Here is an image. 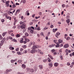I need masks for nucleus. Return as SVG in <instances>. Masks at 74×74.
Returning <instances> with one entry per match:
<instances>
[{"label":"nucleus","instance_id":"nucleus-1","mask_svg":"<svg viewBox=\"0 0 74 74\" xmlns=\"http://www.w3.org/2000/svg\"><path fill=\"white\" fill-rule=\"evenodd\" d=\"M39 48V46L38 45L36 46H34L32 48V50L31 51V53H35L36 52H37L38 51L40 53V54H41L42 55H43V52H42L39 49H38V50H36V48Z\"/></svg>","mask_w":74,"mask_h":74},{"label":"nucleus","instance_id":"nucleus-2","mask_svg":"<svg viewBox=\"0 0 74 74\" xmlns=\"http://www.w3.org/2000/svg\"><path fill=\"white\" fill-rule=\"evenodd\" d=\"M25 22H26V21H23V22L22 21H20V23L21 26H22L23 27L24 26V28H25V26H26V24H25V23H25Z\"/></svg>","mask_w":74,"mask_h":74},{"label":"nucleus","instance_id":"nucleus-3","mask_svg":"<svg viewBox=\"0 0 74 74\" xmlns=\"http://www.w3.org/2000/svg\"><path fill=\"white\" fill-rule=\"evenodd\" d=\"M69 47V45L68 44H66L64 46V48H67Z\"/></svg>","mask_w":74,"mask_h":74},{"label":"nucleus","instance_id":"nucleus-4","mask_svg":"<svg viewBox=\"0 0 74 74\" xmlns=\"http://www.w3.org/2000/svg\"><path fill=\"white\" fill-rule=\"evenodd\" d=\"M17 28L18 29H20L21 28L22 29H24V28H25V26H23V27L22 25H21V26H18L17 27Z\"/></svg>","mask_w":74,"mask_h":74},{"label":"nucleus","instance_id":"nucleus-5","mask_svg":"<svg viewBox=\"0 0 74 74\" xmlns=\"http://www.w3.org/2000/svg\"><path fill=\"white\" fill-rule=\"evenodd\" d=\"M60 34V32H57L56 34V37L58 38V36H59V35Z\"/></svg>","mask_w":74,"mask_h":74},{"label":"nucleus","instance_id":"nucleus-6","mask_svg":"<svg viewBox=\"0 0 74 74\" xmlns=\"http://www.w3.org/2000/svg\"><path fill=\"white\" fill-rule=\"evenodd\" d=\"M19 42L20 43H23V38H21Z\"/></svg>","mask_w":74,"mask_h":74},{"label":"nucleus","instance_id":"nucleus-7","mask_svg":"<svg viewBox=\"0 0 74 74\" xmlns=\"http://www.w3.org/2000/svg\"><path fill=\"white\" fill-rule=\"evenodd\" d=\"M14 25H15V24H16V22H18V20L17 19L16 20V19H14Z\"/></svg>","mask_w":74,"mask_h":74},{"label":"nucleus","instance_id":"nucleus-8","mask_svg":"<svg viewBox=\"0 0 74 74\" xmlns=\"http://www.w3.org/2000/svg\"><path fill=\"white\" fill-rule=\"evenodd\" d=\"M38 67L40 70H42V69H43V67L42 66V65H39Z\"/></svg>","mask_w":74,"mask_h":74},{"label":"nucleus","instance_id":"nucleus-9","mask_svg":"<svg viewBox=\"0 0 74 74\" xmlns=\"http://www.w3.org/2000/svg\"><path fill=\"white\" fill-rule=\"evenodd\" d=\"M66 22L68 24H69V23H70V19H67L66 20Z\"/></svg>","mask_w":74,"mask_h":74},{"label":"nucleus","instance_id":"nucleus-10","mask_svg":"<svg viewBox=\"0 0 74 74\" xmlns=\"http://www.w3.org/2000/svg\"><path fill=\"white\" fill-rule=\"evenodd\" d=\"M1 43L0 44V46H2L3 45V44H4V41L3 40H2L1 41Z\"/></svg>","mask_w":74,"mask_h":74},{"label":"nucleus","instance_id":"nucleus-11","mask_svg":"<svg viewBox=\"0 0 74 74\" xmlns=\"http://www.w3.org/2000/svg\"><path fill=\"white\" fill-rule=\"evenodd\" d=\"M58 30V29L56 28L55 29H52L53 32V33H55L56 31Z\"/></svg>","mask_w":74,"mask_h":74},{"label":"nucleus","instance_id":"nucleus-12","mask_svg":"<svg viewBox=\"0 0 74 74\" xmlns=\"http://www.w3.org/2000/svg\"><path fill=\"white\" fill-rule=\"evenodd\" d=\"M69 56L71 57H72V56H74V52H73L72 53H70L69 54Z\"/></svg>","mask_w":74,"mask_h":74},{"label":"nucleus","instance_id":"nucleus-13","mask_svg":"<svg viewBox=\"0 0 74 74\" xmlns=\"http://www.w3.org/2000/svg\"><path fill=\"white\" fill-rule=\"evenodd\" d=\"M59 65V64L57 62L55 63L54 64V66L55 67H57Z\"/></svg>","mask_w":74,"mask_h":74},{"label":"nucleus","instance_id":"nucleus-14","mask_svg":"<svg viewBox=\"0 0 74 74\" xmlns=\"http://www.w3.org/2000/svg\"><path fill=\"white\" fill-rule=\"evenodd\" d=\"M48 56H49V57L50 58H51V59H52V60H53V58L52 56H51L50 54H49L48 55Z\"/></svg>","mask_w":74,"mask_h":74},{"label":"nucleus","instance_id":"nucleus-15","mask_svg":"<svg viewBox=\"0 0 74 74\" xmlns=\"http://www.w3.org/2000/svg\"><path fill=\"white\" fill-rule=\"evenodd\" d=\"M7 33V32H5L4 33H3L2 34V35L3 36V37H4V36H5V35Z\"/></svg>","mask_w":74,"mask_h":74},{"label":"nucleus","instance_id":"nucleus-16","mask_svg":"<svg viewBox=\"0 0 74 74\" xmlns=\"http://www.w3.org/2000/svg\"><path fill=\"white\" fill-rule=\"evenodd\" d=\"M22 67L23 69H25L26 68V65H25V64H22Z\"/></svg>","mask_w":74,"mask_h":74},{"label":"nucleus","instance_id":"nucleus-17","mask_svg":"<svg viewBox=\"0 0 74 74\" xmlns=\"http://www.w3.org/2000/svg\"><path fill=\"white\" fill-rule=\"evenodd\" d=\"M58 41L59 43H62L63 42V40H62L61 39H59L58 40Z\"/></svg>","mask_w":74,"mask_h":74},{"label":"nucleus","instance_id":"nucleus-18","mask_svg":"<svg viewBox=\"0 0 74 74\" xmlns=\"http://www.w3.org/2000/svg\"><path fill=\"white\" fill-rule=\"evenodd\" d=\"M9 47H10L9 49H10V50L14 49V48L12 47H11V46L10 45L9 46Z\"/></svg>","mask_w":74,"mask_h":74},{"label":"nucleus","instance_id":"nucleus-19","mask_svg":"<svg viewBox=\"0 0 74 74\" xmlns=\"http://www.w3.org/2000/svg\"><path fill=\"white\" fill-rule=\"evenodd\" d=\"M25 41H26L27 42H28L30 41V40L27 39V38H25Z\"/></svg>","mask_w":74,"mask_h":74},{"label":"nucleus","instance_id":"nucleus-20","mask_svg":"<svg viewBox=\"0 0 74 74\" xmlns=\"http://www.w3.org/2000/svg\"><path fill=\"white\" fill-rule=\"evenodd\" d=\"M29 34L28 33L26 32L25 33V36L26 37H27V36H29Z\"/></svg>","mask_w":74,"mask_h":74},{"label":"nucleus","instance_id":"nucleus-21","mask_svg":"<svg viewBox=\"0 0 74 74\" xmlns=\"http://www.w3.org/2000/svg\"><path fill=\"white\" fill-rule=\"evenodd\" d=\"M22 62V60H18V62L20 64V63H21V62Z\"/></svg>","mask_w":74,"mask_h":74},{"label":"nucleus","instance_id":"nucleus-22","mask_svg":"<svg viewBox=\"0 0 74 74\" xmlns=\"http://www.w3.org/2000/svg\"><path fill=\"white\" fill-rule=\"evenodd\" d=\"M47 60L48 62H51V59H50V58H48Z\"/></svg>","mask_w":74,"mask_h":74},{"label":"nucleus","instance_id":"nucleus-23","mask_svg":"<svg viewBox=\"0 0 74 74\" xmlns=\"http://www.w3.org/2000/svg\"><path fill=\"white\" fill-rule=\"evenodd\" d=\"M27 47L26 46V45H24L22 46V47L24 48V49H25L26 48V47Z\"/></svg>","mask_w":74,"mask_h":74},{"label":"nucleus","instance_id":"nucleus-24","mask_svg":"<svg viewBox=\"0 0 74 74\" xmlns=\"http://www.w3.org/2000/svg\"><path fill=\"white\" fill-rule=\"evenodd\" d=\"M27 52V51L26 50H24L23 52V53H26Z\"/></svg>","mask_w":74,"mask_h":74},{"label":"nucleus","instance_id":"nucleus-25","mask_svg":"<svg viewBox=\"0 0 74 74\" xmlns=\"http://www.w3.org/2000/svg\"><path fill=\"white\" fill-rule=\"evenodd\" d=\"M49 66L52 67V66H53V64H52V63H49Z\"/></svg>","mask_w":74,"mask_h":74},{"label":"nucleus","instance_id":"nucleus-26","mask_svg":"<svg viewBox=\"0 0 74 74\" xmlns=\"http://www.w3.org/2000/svg\"><path fill=\"white\" fill-rule=\"evenodd\" d=\"M12 7L13 8H15L16 7V5L15 3L13 4L12 5Z\"/></svg>","mask_w":74,"mask_h":74},{"label":"nucleus","instance_id":"nucleus-27","mask_svg":"<svg viewBox=\"0 0 74 74\" xmlns=\"http://www.w3.org/2000/svg\"><path fill=\"white\" fill-rule=\"evenodd\" d=\"M54 42L56 44H58V42H57V40H54Z\"/></svg>","mask_w":74,"mask_h":74},{"label":"nucleus","instance_id":"nucleus-28","mask_svg":"<svg viewBox=\"0 0 74 74\" xmlns=\"http://www.w3.org/2000/svg\"><path fill=\"white\" fill-rule=\"evenodd\" d=\"M57 45L56 46V48H58V47H59V43H58V44H56Z\"/></svg>","mask_w":74,"mask_h":74},{"label":"nucleus","instance_id":"nucleus-29","mask_svg":"<svg viewBox=\"0 0 74 74\" xmlns=\"http://www.w3.org/2000/svg\"><path fill=\"white\" fill-rule=\"evenodd\" d=\"M5 2V4H9V3H10V1H6Z\"/></svg>","mask_w":74,"mask_h":74},{"label":"nucleus","instance_id":"nucleus-30","mask_svg":"<svg viewBox=\"0 0 74 74\" xmlns=\"http://www.w3.org/2000/svg\"><path fill=\"white\" fill-rule=\"evenodd\" d=\"M62 49H60L59 51V52L60 53H62Z\"/></svg>","mask_w":74,"mask_h":74},{"label":"nucleus","instance_id":"nucleus-31","mask_svg":"<svg viewBox=\"0 0 74 74\" xmlns=\"http://www.w3.org/2000/svg\"><path fill=\"white\" fill-rule=\"evenodd\" d=\"M17 53L18 54V55H21V51H18L17 52Z\"/></svg>","mask_w":74,"mask_h":74},{"label":"nucleus","instance_id":"nucleus-32","mask_svg":"<svg viewBox=\"0 0 74 74\" xmlns=\"http://www.w3.org/2000/svg\"><path fill=\"white\" fill-rule=\"evenodd\" d=\"M36 30H41V29H40V27H38V28H36Z\"/></svg>","mask_w":74,"mask_h":74},{"label":"nucleus","instance_id":"nucleus-33","mask_svg":"<svg viewBox=\"0 0 74 74\" xmlns=\"http://www.w3.org/2000/svg\"><path fill=\"white\" fill-rule=\"evenodd\" d=\"M6 18H7V19H11V18L8 16H6Z\"/></svg>","mask_w":74,"mask_h":74},{"label":"nucleus","instance_id":"nucleus-34","mask_svg":"<svg viewBox=\"0 0 74 74\" xmlns=\"http://www.w3.org/2000/svg\"><path fill=\"white\" fill-rule=\"evenodd\" d=\"M23 29V33H25V32H26V29H25V28H24Z\"/></svg>","mask_w":74,"mask_h":74},{"label":"nucleus","instance_id":"nucleus-35","mask_svg":"<svg viewBox=\"0 0 74 74\" xmlns=\"http://www.w3.org/2000/svg\"><path fill=\"white\" fill-rule=\"evenodd\" d=\"M40 36H44V33L43 32H41L40 34Z\"/></svg>","mask_w":74,"mask_h":74},{"label":"nucleus","instance_id":"nucleus-36","mask_svg":"<svg viewBox=\"0 0 74 74\" xmlns=\"http://www.w3.org/2000/svg\"><path fill=\"white\" fill-rule=\"evenodd\" d=\"M71 38L70 37H68L66 39L67 41H69Z\"/></svg>","mask_w":74,"mask_h":74},{"label":"nucleus","instance_id":"nucleus-37","mask_svg":"<svg viewBox=\"0 0 74 74\" xmlns=\"http://www.w3.org/2000/svg\"><path fill=\"white\" fill-rule=\"evenodd\" d=\"M60 57L61 60H63V56H60Z\"/></svg>","mask_w":74,"mask_h":74},{"label":"nucleus","instance_id":"nucleus-38","mask_svg":"<svg viewBox=\"0 0 74 74\" xmlns=\"http://www.w3.org/2000/svg\"><path fill=\"white\" fill-rule=\"evenodd\" d=\"M20 12V10L19 9H18L17 10L16 14H17V12Z\"/></svg>","mask_w":74,"mask_h":74},{"label":"nucleus","instance_id":"nucleus-39","mask_svg":"<svg viewBox=\"0 0 74 74\" xmlns=\"http://www.w3.org/2000/svg\"><path fill=\"white\" fill-rule=\"evenodd\" d=\"M30 71L31 73H33L34 72V70L33 69H30Z\"/></svg>","mask_w":74,"mask_h":74},{"label":"nucleus","instance_id":"nucleus-40","mask_svg":"<svg viewBox=\"0 0 74 74\" xmlns=\"http://www.w3.org/2000/svg\"><path fill=\"white\" fill-rule=\"evenodd\" d=\"M30 32L31 33H32V34H33V30L32 29H31V30H30Z\"/></svg>","mask_w":74,"mask_h":74},{"label":"nucleus","instance_id":"nucleus-41","mask_svg":"<svg viewBox=\"0 0 74 74\" xmlns=\"http://www.w3.org/2000/svg\"><path fill=\"white\" fill-rule=\"evenodd\" d=\"M6 1V0H2V2H3V3H5Z\"/></svg>","mask_w":74,"mask_h":74},{"label":"nucleus","instance_id":"nucleus-42","mask_svg":"<svg viewBox=\"0 0 74 74\" xmlns=\"http://www.w3.org/2000/svg\"><path fill=\"white\" fill-rule=\"evenodd\" d=\"M2 39H3V37H2L1 35H0V40H1Z\"/></svg>","mask_w":74,"mask_h":74},{"label":"nucleus","instance_id":"nucleus-43","mask_svg":"<svg viewBox=\"0 0 74 74\" xmlns=\"http://www.w3.org/2000/svg\"><path fill=\"white\" fill-rule=\"evenodd\" d=\"M20 37V35L19 34H17L16 35V37Z\"/></svg>","mask_w":74,"mask_h":74},{"label":"nucleus","instance_id":"nucleus-44","mask_svg":"<svg viewBox=\"0 0 74 74\" xmlns=\"http://www.w3.org/2000/svg\"><path fill=\"white\" fill-rule=\"evenodd\" d=\"M32 42H31L29 45V47H31V46H32Z\"/></svg>","mask_w":74,"mask_h":74},{"label":"nucleus","instance_id":"nucleus-45","mask_svg":"<svg viewBox=\"0 0 74 74\" xmlns=\"http://www.w3.org/2000/svg\"><path fill=\"white\" fill-rule=\"evenodd\" d=\"M5 7H9V5H10V4H5Z\"/></svg>","mask_w":74,"mask_h":74},{"label":"nucleus","instance_id":"nucleus-46","mask_svg":"<svg viewBox=\"0 0 74 74\" xmlns=\"http://www.w3.org/2000/svg\"><path fill=\"white\" fill-rule=\"evenodd\" d=\"M13 41H14V42H17V41L15 39H14L13 40Z\"/></svg>","mask_w":74,"mask_h":74},{"label":"nucleus","instance_id":"nucleus-47","mask_svg":"<svg viewBox=\"0 0 74 74\" xmlns=\"http://www.w3.org/2000/svg\"><path fill=\"white\" fill-rule=\"evenodd\" d=\"M63 46V45L62 44L59 45V47H62Z\"/></svg>","mask_w":74,"mask_h":74},{"label":"nucleus","instance_id":"nucleus-48","mask_svg":"<svg viewBox=\"0 0 74 74\" xmlns=\"http://www.w3.org/2000/svg\"><path fill=\"white\" fill-rule=\"evenodd\" d=\"M53 27H54V26H53V25H51L50 28H53Z\"/></svg>","mask_w":74,"mask_h":74},{"label":"nucleus","instance_id":"nucleus-49","mask_svg":"<svg viewBox=\"0 0 74 74\" xmlns=\"http://www.w3.org/2000/svg\"><path fill=\"white\" fill-rule=\"evenodd\" d=\"M27 29L29 30H31L32 29H31V27H29Z\"/></svg>","mask_w":74,"mask_h":74},{"label":"nucleus","instance_id":"nucleus-50","mask_svg":"<svg viewBox=\"0 0 74 74\" xmlns=\"http://www.w3.org/2000/svg\"><path fill=\"white\" fill-rule=\"evenodd\" d=\"M16 51H19V48L17 47V48H16Z\"/></svg>","mask_w":74,"mask_h":74},{"label":"nucleus","instance_id":"nucleus-51","mask_svg":"<svg viewBox=\"0 0 74 74\" xmlns=\"http://www.w3.org/2000/svg\"><path fill=\"white\" fill-rule=\"evenodd\" d=\"M51 52L52 53H53L54 52H55V49H53V50H51Z\"/></svg>","mask_w":74,"mask_h":74},{"label":"nucleus","instance_id":"nucleus-52","mask_svg":"<svg viewBox=\"0 0 74 74\" xmlns=\"http://www.w3.org/2000/svg\"><path fill=\"white\" fill-rule=\"evenodd\" d=\"M70 62H67V66H70Z\"/></svg>","mask_w":74,"mask_h":74},{"label":"nucleus","instance_id":"nucleus-53","mask_svg":"<svg viewBox=\"0 0 74 74\" xmlns=\"http://www.w3.org/2000/svg\"><path fill=\"white\" fill-rule=\"evenodd\" d=\"M40 18V16H39L38 17H35V18L36 19H38V18Z\"/></svg>","mask_w":74,"mask_h":74},{"label":"nucleus","instance_id":"nucleus-54","mask_svg":"<svg viewBox=\"0 0 74 74\" xmlns=\"http://www.w3.org/2000/svg\"><path fill=\"white\" fill-rule=\"evenodd\" d=\"M23 42L24 44H26V43H27V42H26V41L25 40Z\"/></svg>","mask_w":74,"mask_h":74},{"label":"nucleus","instance_id":"nucleus-55","mask_svg":"<svg viewBox=\"0 0 74 74\" xmlns=\"http://www.w3.org/2000/svg\"><path fill=\"white\" fill-rule=\"evenodd\" d=\"M23 51V48H21L20 49V51H21V52H22Z\"/></svg>","mask_w":74,"mask_h":74},{"label":"nucleus","instance_id":"nucleus-56","mask_svg":"<svg viewBox=\"0 0 74 74\" xmlns=\"http://www.w3.org/2000/svg\"><path fill=\"white\" fill-rule=\"evenodd\" d=\"M48 29V27H45L44 28V29L45 30H47V29Z\"/></svg>","mask_w":74,"mask_h":74},{"label":"nucleus","instance_id":"nucleus-57","mask_svg":"<svg viewBox=\"0 0 74 74\" xmlns=\"http://www.w3.org/2000/svg\"><path fill=\"white\" fill-rule=\"evenodd\" d=\"M26 69L27 70V71H29V70H30V69L29 68H26Z\"/></svg>","mask_w":74,"mask_h":74},{"label":"nucleus","instance_id":"nucleus-58","mask_svg":"<svg viewBox=\"0 0 74 74\" xmlns=\"http://www.w3.org/2000/svg\"><path fill=\"white\" fill-rule=\"evenodd\" d=\"M1 21L2 22H4V20L3 19H2L1 20Z\"/></svg>","mask_w":74,"mask_h":74},{"label":"nucleus","instance_id":"nucleus-59","mask_svg":"<svg viewBox=\"0 0 74 74\" xmlns=\"http://www.w3.org/2000/svg\"><path fill=\"white\" fill-rule=\"evenodd\" d=\"M70 16H67L66 17V19H69L70 18Z\"/></svg>","mask_w":74,"mask_h":74},{"label":"nucleus","instance_id":"nucleus-60","mask_svg":"<svg viewBox=\"0 0 74 74\" xmlns=\"http://www.w3.org/2000/svg\"><path fill=\"white\" fill-rule=\"evenodd\" d=\"M16 27V26H13L12 28L13 29H15Z\"/></svg>","mask_w":74,"mask_h":74},{"label":"nucleus","instance_id":"nucleus-61","mask_svg":"<svg viewBox=\"0 0 74 74\" xmlns=\"http://www.w3.org/2000/svg\"><path fill=\"white\" fill-rule=\"evenodd\" d=\"M47 59H45V60H43L44 62H47Z\"/></svg>","mask_w":74,"mask_h":74},{"label":"nucleus","instance_id":"nucleus-62","mask_svg":"<svg viewBox=\"0 0 74 74\" xmlns=\"http://www.w3.org/2000/svg\"><path fill=\"white\" fill-rule=\"evenodd\" d=\"M11 63H13L14 62V60H11Z\"/></svg>","mask_w":74,"mask_h":74},{"label":"nucleus","instance_id":"nucleus-63","mask_svg":"<svg viewBox=\"0 0 74 74\" xmlns=\"http://www.w3.org/2000/svg\"><path fill=\"white\" fill-rule=\"evenodd\" d=\"M9 39L10 40L11 39H12V38L11 37V36H9Z\"/></svg>","mask_w":74,"mask_h":74},{"label":"nucleus","instance_id":"nucleus-64","mask_svg":"<svg viewBox=\"0 0 74 74\" xmlns=\"http://www.w3.org/2000/svg\"><path fill=\"white\" fill-rule=\"evenodd\" d=\"M18 74H24L23 73H20V72H18L17 73Z\"/></svg>","mask_w":74,"mask_h":74}]
</instances>
